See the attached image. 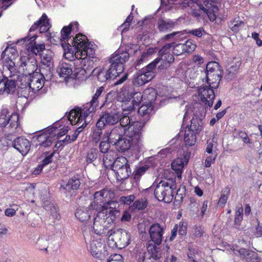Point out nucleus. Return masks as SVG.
<instances>
[{"instance_id":"obj_1","label":"nucleus","mask_w":262,"mask_h":262,"mask_svg":"<svg viewBox=\"0 0 262 262\" xmlns=\"http://www.w3.org/2000/svg\"><path fill=\"white\" fill-rule=\"evenodd\" d=\"M79 24L77 22L71 23L68 26H64L61 30L60 42L64 50V56L66 59L70 61L74 60L75 58L86 55L94 58L95 55L96 45L86 41V36L78 34L75 37L71 39V31L74 30V27L78 29Z\"/></svg>"},{"instance_id":"obj_2","label":"nucleus","mask_w":262,"mask_h":262,"mask_svg":"<svg viewBox=\"0 0 262 262\" xmlns=\"http://www.w3.org/2000/svg\"><path fill=\"white\" fill-rule=\"evenodd\" d=\"M205 73L206 81L209 85L201 86L198 91L202 102L211 107L215 98L213 89L219 87L223 71L218 62L211 61L206 65Z\"/></svg>"},{"instance_id":"obj_3","label":"nucleus","mask_w":262,"mask_h":262,"mask_svg":"<svg viewBox=\"0 0 262 262\" xmlns=\"http://www.w3.org/2000/svg\"><path fill=\"white\" fill-rule=\"evenodd\" d=\"M128 60V54L126 52H117L109 59L110 65L103 68H96L92 73L98 81L104 82L111 79L119 77L124 69V63Z\"/></svg>"},{"instance_id":"obj_4","label":"nucleus","mask_w":262,"mask_h":262,"mask_svg":"<svg viewBox=\"0 0 262 262\" xmlns=\"http://www.w3.org/2000/svg\"><path fill=\"white\" fill-rule=\"evenodd\" d=\"M96 108V107L88 102L82 108L75 107L69 113L67 116L68 120L72 125L77 126L73 135V141L76 140L79 133L86 127L88 122L91 121Z\"/></svg>"},{"instance_id":"obj_5","label":"nucleus","mask_w":262,"mask_h":262,"mask_svg":"<svg viewBox=\"0 0 262 262\" xmlns=\"http://www.w3.org/2000/svg\"><path fill=\"white\" fill-rule=\"evenodd\" d=\"M106 212H98L94 217L93 229L94 232L100 235L108 236L113 233L111 226L114 222L108 221Z\"/></svg>"},{"instance_id":"obj_6","label":"nucleus","mask_w":262,"mask_h":262,"mask_svg":"<svg viewBox=\"0 0 262 262\" xmlns=\"http://www.w3.org/2000/svg\"><path fill=\"white\" fill-rule=\"evenodd\" d=\"M174 189V185L170 184L167 181H161L156 186L154 195L158 201L169 203L173 198Z\"/></svg>"},{"instance_id":"obj_7","label":"nucleus","mask_w":262,"mask_h":262,"mask_svg":"<svg viewBox=\"0 0 262 262\" xmlns=\"http://www.w3.org/2000/svg\"><path fill=\"white\" fill-rule=\"evenodd\" d=\"M144 123L140 122H134L127 128H124V134L131 138L136 142L135 149L141 150L144 147L143 143L142 130Z\"/></svg>"},{"instance_id":"obj_8","label":"nucleus","mask_w":262,"mask_h":262,"mask_svg":"<svg viewBox=\"0 0 262 262\" xmlns=\"http://www.w3.org/2000/svg\"><path fill=\"white\" fill-rule=\"evenodd\" d=\"M129 233L122 229H118L113 231V233H111L108 237L109 241L114 242L116 247L120 249L129 244Z\"/></svg>"},{"instance_id":"obj_9","label":"nucleus","mask_w":262,"mask_h":262,"mask_svg":"<svg viewBox=\"0 0 262 262\" xmlns=\"http://www.w3.org/2000/svg\"><path fill=\"white\" fill-rule=\"evenodd\" d=\"M9 111L6 105H3L0 111V127H5L9 124V127L12 132L14 131L18 126V116L13 113L10 116L8 115Z\"/></svg>"},{"instance_id":"obj_10","label":"nucleus","mask_w":262,"mask_h":262,"mask_svg":"<svg viewBox=\"0 0 262 262\" xmlns=\"http://www.w3.org/2000/svg\"><path fill=\"white\" fill-rule=\"evenodd\" d=\"M113 195L112 191L108 188H104L96 191L94 194V201L89 205L94 210L104 208L105 202Z\"/></svg>"},{"instance_id":"obj_11","label":"nucleus","mask_w":262,"mask_h":262,"mask_svg":"<svg viewBox=\"0 0 262 262\" xmlns=\"http://www.w3.org/2000/svg\"><path fill=\"white\" fill-rule=\"evenodd\" d=\"M41 76L38 72L33 73L32 76L28 77L25 86L21 87V88L28 90V92L30 91L34 93L38 92L44 84V80L41 78Z\"/></svg>"},{"instance_id":"obj_12","label":"nucleus","mask_w":262,"mask_h":262,"mask_svg":"<svg viewBox=\"0 0 262 262\" xmlns=\"http://www.w3.org/2000/svg\"><path fill=\"white\" fill-rule=\"evenodd\" d=\"M119 113L116 112H104L99 117L96 126L100 128H104L105 125H113L119 121Z\"/></svg>"},{"instance_id":"obj_13","label":"nucleus","mask_w":262,"mask_h":262,"mask_svg":"<svg viewBox=\"0 0 262 262\" xmlns=\"http://www.w3.org/2000/svg\"><path fill=\"white\" fill-rule=\"evenodd\" d=\"M164 233V228L159 223L152 224L148 230V234L151 241L156 245L161 244Z\"/></svg>"},{"instance_id":"obj_14","label":"nucleus","mask_w":262,"mask_h":262,"mask_svg":"<svg viewBox=\"0 0 262 262\" xmlns=\"http://www.w3.org/2000/svg\"><path fill=\"white\" fill-rule=\"evenodd\" d=\"M128 88V86L125 85L123 86L121 89L122 91L124 92L123 95L124 96V98L122 99V101H127L133 99L131 103L127 106V110L132 112L135 109L136 106H138L139 105L143 96L140 92L135 93L133 96L128 95V93L126 92Z\"/></svg>"},{"instance_id":"obj_15","label":"nucleus","mask_w":262,"mask_h":262,"mask_svg":"<svg viewBox=\"0 0 262 262\" xmlns=\"http://www.w3.org/2000/svg\"><path fill=\"white\" fill-rule=\"evenodd\" d=\"M90 251L94 257L103 259L107 255L104 244L98 241L93 240L90 244Z\"/></svg>"},{"instance_id":"obj_16","label":"nucleus","mask_w":262,"mask_h":262,"mask_svg":"<svg viewBox=\"0 0 262 262\" xmlns=\"http://www.w3.org/2000/svg\"><path fill=\"white\" fill-rule=\"evenodd\" d=\"M172 47L173 54L176 56H179L185 53H191L195 49L196 45L192 40H188L184 43H174Z\"/></svg>"},{"instance_id":"obj_17","label":"nucleus","mask_w":262,"mask_h":262,"mask_svg":"<svg viewBox=\"0 0 262 262\" xmlns=\"http://www.w3.org/2000/svg\"><path fill=\"white\" fill-rule=\"evenodd\" d=\"M135 141V140H133L131 138L127 137L125 135L123 138H121L117 142L116 146L119 151L124 152L132 149L135 152H140L141 150H136L134 147L136 144V142Z\"/></svg>"},{"instance_id":"obj_18","label":"nucleus","mask_w":262,"mask_h":262,"mask_svg":"<svg viewBox=\"0 0 262 262\" xmlns=\"http://www.w3.org/2000/svg\"><path fill=\"white\" fill-rule=\"evenodd\" d=\"M17 56V51L14 48L6 49L2 54V58L7 62V66L10 73L15 70V62L13 61Z\"/></svg>"},{"instance_id":"obj_19","label":"nucleus","mask_w":262,"mask_h":262,"mask_svg":"<svg viewBox=\"0 0 262 262\" xmlns=\"http://www.w3.org/2000/svg\"><path fill=\"white\" fill-rule=\"evenodd\" d=\"M148 253L143 257V259H150L151 261L160 262L162 257L161 248L155 244H150L147 248Z\"/></svg>"},{"instance_id":"obj_20","label":"nucleus","mask_w":262,"mask_h":262,"mask_svg":"<svg viewBox=\"0 0 262 262\" xmlns=\"http://www.w3.org/2000/svg\"><path fill=\"white\" fill-rule=\"evenodd\" d=\"M13 147L23 155H25L30 149L31 143L27 139L20 137L13 141Z\"/></svg>"},{"instance_id":"obj_21","label":"nucleus","mask_w":262,"mask_h":262,"mask_svg":"<svg viewBox=\"0 0 262 262\" xmlns=\"http://www.w3.org/2000/svg\"><path fill=\"white\" fill-rule=\"evenodd\" d=\"M57 133L51 131L50 128L46 132L39 135L37 138L39 145L45 147L50 146L55 140V135Z\"/></svg>"},{"instance_id":"obj_22","label":"nucleus","mask_w":262,"mask_h":262,"mask_svg":"<svg viewBox=\"0 0 262 262\" xmlns=\"http://www.w3.org/2000/svg\"><path fill=\"white\" fill-rule=\"evenodd\" d=\"M51 25L49 23V19L46 14H43L40 19L35 21L30 28V32L34 31L39 28L40 33L48 31L51 28Z\"/></svg>"},{"instance_id":"obj_23","label":"nucleus","mask_w":262,"mask_h":262,"mask_svg":"<svg viewBox=\"0 0 262 262\" xmlns=\"http://www.w3.org/2000/svg\"><path fill=\"white\" fill-rule=\"evenodd\" d=\"M240 257L247 262H259L258 254L254 251L245 248H241L236 251Z\"/></svg>"},{"instance_id":"obj_24","label":"nucleus","mask_w":262,"mask_h":262,"mask_svg":"<svg viewBox=\"0 0 262 262\" xmlns=\"http://www.w3.org/2000/svg\"><path fill=\"white\" fill-rule=\"evenodd\" d=\"M36 37L37 35H33L31 37H29V36H27L18 40L17 43L19 45L25 43L26 46L30 45V46L28 47V50H30V51L33 53L37 55V53L39 52V51L38 49L37 44L35 41Z\"/></svg>"},{"instance_id":"obj_25","label":"nucleus","mask_w":262,"mask_h":262,"mask_svg":"<svg viewBox=\"0 0 262 262\" xmlns=\"http://www.w3.org/2000/svg\"><path fill=\"white\" fill-rule=\"evenodd\" d=\"M152 76L150 74L146 75L140 70L134 75L133 83L135 86H139L143 85L150 81L152 79Z\"/></svg>"},{"instance_id":"obj_26","label":"nucleus","mask_w":262,"mask_h":262,"mask_svg":"<svg viewBox=\"0 0 262 262\" xmlns=\"http://www.w3.org/2000/svg\"><path fill=\"white\" fill-rule=\"evenodd\" d=\"M94 210L90 207H82L78 208L75 212L76 217L81 222L87 221L93 213Z\"/></svg>"},{"instance_id":"obj_27","label":"nucleus","mask_w":262,"mask_h":262,"mask_svg":"<svg viewBox=\"0 0 262 262\" xmlns=\"http://www.w3.org/2000/svg\"><path fill=\"white\" fill-rule=\"evenodd\" d=\"M81 182L79 178L76 177H73L69 179L68 182L63 183L61 185V188L66 191L71 192L72 191H74L77 190L80 186Z\"/></svg>"},{"instance_id":"obj_28","label":"nucleus","mask_w":262,"mask_h":262,"mask_svg":"<svg viewBox=\"0 0 262 262\" xmlns=\"http://www.w3.org/2000/svg\"><path fill=\"white\" fill-rule=\"evenodd\" d=\"M126 111H128L127 110V107L125 108H123V112L121 114L119 113V122L121 126V129L123 130L124 128H127L128 126L132 124L134 122L132 120V118L130 116H129L130 113H126Z\"/></svg>"},{"instance_id":"obj_29","label":"nucleus","mask_w":262,"mask_h":262,"mask_svg":"<svg viewBox=\"0 0 262 262\" xmlns=\"http://www.w3.org/2000/svg\"><path fill=\"white\" fill-rule=\"evenodd\" d=\"M124 134V129L122 130L119 127L114 128L108 136L107 140L112 144L117 145V142L121 139V136Z\"/></svg>"},{"instance_id":"obj_30","label":"nucleus","mask_w":262,"mask_h":262,"mask_svg":"<svg viewBox=\"0 0 262 262\" xmlns=\"http://www.w3.org/2000/svg\"><path fill=\"white\" fill-rule=\"evenodd\" d=\"M90 58H92L84 55L81 57V58H75L73 61L77 69H81L84 72H86L88 70V66L90 65L91 62V61L89 60Z\"/></svg>"},{"instance_id":"obj_31","label":"nucleus","mask_w":262,"mask_h":262,"mask_svg":"<svg viewBox=\"0 0 262 262\" xmlns=\"http://www.w3.org/2000/svg\"><path fill=\"white\" fill-rule=\"evenodd\" d=\"M157 24L158 29L160 32H167L171 31L174 28L176 23L169 19H160Z\"/></svg>"},{"instance_id":"obj_32","label":"nucleus","mask_w":262,"mask_h":262,"mask_svg":"<svg viewBox=\"0 0 262 262\" xmlns=\"http://www.w3.org/2000/svg\"><path fill=\"white\" fill-rule=\"evenodd\" d=\"M71 66L72 65L69 63H60L57 69L59 76L64 78L69 77L72 73Z\"/></svg>"},{"instance_id":"obj_33","label":"nucleus","mask_w":262,"mask_h":262,"mask_svg":"<svg viewBox=\"0 0 262 262\" xmlns=\"http://www.w3.org/2000/svg\"><path fill=\"white\" fill-rule=\"evenodd\" d=\"M43 208L46 210L49 211L50 216L52 217L53 221L59 220L60 215L58 212L57 206L50 203H44Z\"/></svg>"},{"instance_id":"obj_34","label":"nucleus","mask_w":262,"mask_h":262,"mask_svg":"<svg viewBox=\"0 0 262 262\" xmlns=\"http://www.w3.org/2000/svg\"><path fill=\"white\" fill-rule=\"evenodd\" d=\"M116 153L111 150L106 152L103 156V163L106 168H111L115 162Z\"/></svg>"},{"instance_id":"obj_35","label":"nucleus","mask_w":262,"mask_h":262,"mask_svg":"<svg viewBox=\"0 0 262 262\" xmlns=\"http://www.w3.org/2000/svg\"><path fill=\"white\" fill-rule=\"evenodd\" d=\"M202 125V119L196 116L193 117L191 120L190 127L187 129V130H191V132L199 134L201 130Z\"/></svg>"},{"instance_id":"obj_36","label":"nucleus","mask_w":262,"mask_h":262,"mask_svg":"<svg viewBox=\"0 0 262 262\" xmlns=\"http://www.w3.org/2000/svg\"><path fill=\"white\" fill-rule=\"evenodd\" d=\"M118 180H124L130 176L131 174V169L129 164L125 165L122 168H119L118 170L115 172Z\"/></svg>"},{"instance_id":"obj_37","label":"nucleus","mask_w":262,"mask_h":262,"mask_svg":"<svg viewBox=\"0 0 262 262\" xmlns=\"http://www.w3.org/2000/svg\"><path fill=\"white\" fill-rule=\"evenodd\" d=\"M159 63L160 59L158 57L148 64L145 68H142L141 70L142 71V72L145 73L146 75H151L152 76V79L155 76L156 68L157 64Z\"/></svg>"},{"instance_id":"obj_38","label":"nucleus","mask_w":262,"mask_h":262,"mask_svg":"<svg viewBox=\"0 0 262 262\" xmlns=\"http://www.w3.org/2000/svg\"><path fill=\"white\" fill-rule=\"evenodd\" d=\"M100 154L96 148H91L88 150L86 156V161L88 163H92L96 161L97 159L98 163L100 162L101 159Z\"/></svg>"},{"instance_id":"obj_39","label":"nucleus","mask_w":262,"mask_h":262,"mask_svg":"<svg viewBox=\"0 0 262 262\" xmlns=\"http://www.w3.org/2000/svg\"><path fill=\"white\" fill-rule=\"evenodd\" d=\"M172 169L176 172L177 176L181 179L184 168V163L182 159H177L171 163Z\"/></svg>"},{"instance_id":"obj_40","label":"nucleus","mask_w":262,"mask_h":262,"mask_svg":"<svg viewBox=\"0 0 262 262\" xmlns=\"http://www.w3.org/2000/svg\"><path fill=\"white\" fill-rule=\"evenodd\" d=\"M196 134L193 132H191V130H185L184 141L186 146H191L195 144L196 140Z\"/></svg>"},{"instance_id":"obj_41","label":"nucleus","mask_w":262,"mask_h":262,"mask_svg":"<svg viewBox=\"0 0 262 262\" xmlns=\"http://www.w3.org/2000/svg\"><path fill=\"white\" fill-rule=\"evenodd\" d=\"M243 208L242 206L237 207L236 209L234 220V227L240 229V225L243 219Z\"/></svg>"},{"instance_id":"obj_42","label":"nucleus","mask_w":262,"mask_h":262,"mask_svg":"<svg viewBox=\"0 0 262 262\" xmlns=\"http://www.w3.org/2000/svg\"><path fill=\"white\" fill-rule=\"evenodd\" d=\"M129 164L126 158L124 157H120L115 160V162L111 168L114 172L118 170L119 168H122L125 165Z\"/></svg>"},{"instance_id":"obj_43","label":"nucleus","mask_w":262,"mask_h":262,"mask_svg":"<svg viewBox=\"0 0 262 262\" xmlns=\"http://www.w3.org/2000/svg\"><path fill=\"white\" fill-rule=\"evenodd\" d=\"M52 66L51 67H41L39 69V74L41 76V78L43 80L49 81L50 80L53 76V73L52 72Z\"/></svg>"},{"instance_id":"obj_44","label":"nucleus","mask_w":262,"mask_h":262,"mask_svg":"<svg viewBox=\"0 0 262 262\" xmlns=\"http://www.w3.org/2000/svg\"><path fill=\"white\" fill-rule=\"evenodd\" d=\"M21 67H25L26 70V74H28L30 76L35 73V71L37 69V64L35 61L30 62L28 60L27 62H24L21 64Z\"/></svg>"},{"instance_id":"obj_45","label":"nucleus","mask_w":262,"mask_h":262,"mask_svg":"<svg viewBox=\"0 0 262 262\" xmlns=\"http://www.w3.org/2000/svg\"><path fill=\"white\" fill-rule=\"evenodd\" d=\"M100 212H106V217L108 218V221L111 222H114L117 217L119 216L120 214V211L119 210H107L102 209Z\"/></svg>"},{"instance_id":"obj_46","label":"nucleus","mask_w":262,"mask_h":262,"mask_svg":"<svg viewBox=\"0 0 262 262\" xmlns=\"http://www.w3.org/2000/svg\"><path fill=\"white\" fill-rule=\"evenodd\" d=\"M198 6L199 7V9L195 10L193 12V15L194 17L199 18L201 16H203L205 14H207L209 16V13H210V12L208 8H206L201 4H198Z\"/></svg>"},{"instance_id":"obj_47","label":"nucleus","mask_w":262,"mask_h":262,"mask_svg":"<svg viewBox=\"0 0 262 262\" xmlns=\"http://www.w3.org/2000/svg\"><path fill=\"white\" fill-rule=\"evenodd\" d=\"M54 154L52 153L50 155L47 156L41 162V163L40 164L38 167L35 170L34 172L35 174H38L41 172L43 167L48 165L52 162V159L53 156Z\"/></svg>"},{"instance_id":"obj_48","label":"nucleus","mask_w":262,"mask_h":262,"mask_svg":"<svg viewBox=\"0 0 262 262\" xmlns=\"http://www.w3.org/2000/svg\"><path fill=\"white\" fill-rule=\"evenodd\" d=\"M139 47L137 44H133V43H128L125 46V50H123L122 49H119L116 51L115 53H116L117 52H126L128 54V58L129 57V54L132 53V52L135 53L139 49Z\"/></svg>"},{"instance_id":"obj_49","label":"nucleus","mask_w":262,"mask_h":262,"mask_svg":"<svg viewBox=\"0 0 262 262\" xmlns=\"http://www.w3.org/2000/svg\"><path fill=\"white\" fill-rule=\"evenodd\" d=\"M182 34V33L181 32H173L171 33L166 34L162 37L160 39V41L163 43L166 42H174L176 36L180 35Z\"/></svg>"},{"instance_id":"obj_50","label":"nucleus","mask_w":262,"mask_h":262,"mask_svg":"<svg viewBox=\"0 0 262 262\" xmlns=\"http://www.w3.org/2000/svg\"><path fill=\"white\" fill-rule=\"evenodd\" d=\"M244 26V23L242 20L234 19L232 21H230V28L235 32H238Z\"/></svg>"},{"instance_id":"obj_51","label":"nucleus","mask_w":262,"mask_h":262,"mask_svg":"<svg viewBox=\"0 0 262 262\" xmlns=\"http://www.w3.org/2000/svg\"><path fill=\"white\" fill-rule=\"evenodd\" d=\"M229 193L230 189L228 187H226L225 189L222 191V193L218 202V204L220 205H221L223 207L224 206L227 202Z\"/></svg>"},{"instance_id":"obj_52","label":"nucleus","mask_w":262,"mask_h":262,"mask_svg":"<svg viewBox=\"0 0 262 262\" xmlns=\"http://www.w3.org/2000/svg\"><path fill=\"white\" fill-rule=\"evenodd\" d=\"M104 128H100L96 125V127L94 128L92 134V139L93 141L95 143H98L101 137L102 130Z\"/></svg>"},{"instance_id":"obj_53","label":"nucleus","mask_w":262,"mask_h":262,"mask_svg":"<svg viewBox=\"0 0 262 262\" xmlns=\"http://www.w3.org/2000/svg\"><path fill=\"white\" fill-rule=\"evenodd\" d=\"M160 62L161 63L160 66H159L160 67L162 65V63L166 64H169L174 61V57L173 55L171 53H168L166 55H162V57L159 58Z\"/></svg>"},{"instance_id":"obj_54","label":"nucleus","mask_w":262,"mask_h":262,"mask_svg":"<svg viewBox=\"0 0 262 262\" xmlns=\"http://www.w3.org/2000/svg\"><path fill=\"white\" fill-rule=\"evenodd\" d=\"M48 242L42 237H39L36 242V247L41 250H47Z\"/></svg>"},{"instance_id":"obj_55","label":"nucleus","mask_w":262,"mask_h":262,"mask_svg":"<svg viewBox=\"0 0 262 262\" xmlns=\"http://www.w3.org/2000/svg\"><path fill=\"white\" fill-rule=\"evenodd\" d=\"M185 188L184 187L179 188L174 198V203L177 205L180 204L185 196Z\"/></svg>"},{"instance_id":"obj_56","label":"nucleus","mask_w":262,"mask_h":262,"mask_svg":"<svg viewBox=\"0 0 262 262\" xmlns=\"http://www.w3.org/2000/svg\"><path fill=\"white\" fill-rule=\"evenodd\" d=\"M133 19V15L131 13L126 18L125 22L119 27V29H122V33L126 32L128 30Z\"/></svg>"},{"instance_id":"obj_57","label":"nucleus","mask_w":262,"mask_h":262,"mask_svg":"<svg viewBox=\"0 0 262 262\" xmlns=\"http://www.w3.org/2000/svg\"><path fill=\"white\" fill-rule=\"evenodd\" d=\"M118 202L119 201H109V199H108L105 202L104 208L102 209L117 210L119 206Z\"/></svg>"},{"instance_id":"obj_58","label":"nucleus","mask_w":262,"mask_h":262,"mask_svg":"<svg viewBox=\"0 0 262 262\" xmlns=\"http://www.w3.org/2000/svg\"><path fill=\"white\" fill-rule=\"evenodd\" d=\"M147 205L146 200L141 199L137 200L135 201L133 204V207L134 208L138 210H143L145 209Z\"/></svg>"},{"instance_id":"obj_59","label":"nucleus","mask_w":262,"mask_h":262,"mask_svg":"<svg viewBox=\"0 0 262 262\" xmlns=\"http://www.w3.org/2000/svg\"><path fill=\"white\" fill-rule=\"evenodd\" d=\"M174 42H168L166 43L159 51V54L160 57L163 55H166L170 53L171 48L173 46Z\"/></svg>"},{"instance_id":"obj_60","label":"nucleus","mask_w":262,"mask_h":262,"mask_svg":"<svg viewBox=\"0 0 262 262\" xmlns=\"http://www.w3.org/2000/svg\"><path fill=\"white\" fill-rule=\"evenodd\" d=\"M135 199V196L134 194L128 196H122L120 197L119 202L123 205H130Z\"/></svg>"},{"instance_id":"obj_61","label":"nucleus","mask_w":262,"mask_h":262,"mask_svg":"<svg viewBox=\"0 0 262 262\" xmlns=\"http://www.w3.org/2000/svg\"><path fill=\"white\" fill-rule=\"evenodd\" d=\"M42 67H51L52 66V56L51 55H42L41 57Z\"/></svg>"},{"instance_id":"obj_62","label":"nucleus","mask_w":262,"mask_h":262,"mask_svg":"<svg viewBox=\"0 0 262 262\" xmlns=\"http://www.w3.org/2000/svg\"><path fill=\"white\" fill-rule=\"evenodd\" d=\"M57 124L54 125L53 126H52V127H51V131H53V132H55V133H57V134H55V138L56 137H57L56 138V139H57V138H60L61 137H62V136L64 135L67 132H68V129H67V127H66V128H63V130L62 132H61L60 130L62 129H59L57 126Z\"/></svg>"},{"instance_id":"obj_63","label":"nucleus","mask_w":262,"mask_h":262,"mask_svg":"<svg viewBox=\"0 0 262 262\" xmlns=\"http://www.w3.org/2000/svg\"><path fill=\"white\" fill-rule=\"evenodd\" d=\"M57 124L54 125L53 126H52V127H51V131H53V132H55V133H57V134H55V138L56 137H57L56 138V139H57V138H60L61 137H62V136L64 135L67 132H68V129H67V127H66V128H63V130L62 132H61L60 130L62 129H59L57 126Z\"/></svg>"},{"instance_id":"obj_64","label":"nucleus","mask_w":262,"mask_h":262,"mask_svg":"<svg viewBox=\"0 0 262 262\" xmlns=\"http://www.w3.org/2000/svg\"><path fill=\"white\" fill-rule=\"evenodd\" d=\"M110 143L109 141H101L99 145L100 151L104 155L106 152L111 151L112 150H110Z\"/></svg>"}]
</instances>
